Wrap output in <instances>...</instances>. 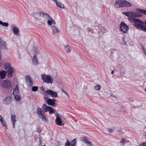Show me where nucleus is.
<instances>
[{"label": "nucleus", "instance_id": "63", "mask_svg": "<svg viewBox=\"0 0 146 146\" xmlns=\"http://www.w3.org/2000/svg\"><path fill=\"white\" fill-rule=\"evenodd\" d=\"M145 91L146 92V89H145Z\"/></svg>", "mask_w": 146, "mask_h": 146}, {"label": "nucleus", "instance_id": "38", "mask_svg": "<svg viewBox=\"0 0 146 146\" xmlns=\"http://www.w3.org/2000/svg\"><path fill=\"white\" fill-rule=\"evenodd\" d=\"M94 88L96 90H99L100 89L101 87L100 85H97L95 86Z\"/></svg>", "mask_w": 146, "mask_h": 146}, {"label": "nucleus", "instance_id": "48", "mask_svg": "<svg viewBox=\"0 0 146 146\" xmlns=\"http://www.w3.org/2000/svg\"><path fill=\"white\" fill-rule=\"evenodd\" d=\"M141 146H146V142L145 143H141L140 145Z\"/></svg>", "mask_w": 146, "mask_h": 146}, {"label": "nucleus", "instance_id": "16", "mask_svg": "<svg viewBox=\"0 0 146 146\" xmlns=\"http://www.w3.org/2000/svg\"><path fill=\"white\" fill-rule=\"evenodd\" d=\"M7 73L6 71L4 70H2L0 71V78L2 79H4Z\"/></svg>", "mask_w": 146, "mask_h": 146}, {"label": "nucleus", "instance_id": "51", "mask_svg": "<svg viewBox=\"0 0 146 146\" xmlns=\"http://www.w3.org/2000/svg\"><path fill=\"white\" fill-rule=\"evenodd\" d=\"M72 143H74V142H75V143H76V139H74L72 141Z\"/></svg>", "mask_w": 146, "mask_h": 146}, {"label": "nucleus", "instance_id": "49", "mask_svg": "<svg viewBox=\"0 0 146 146\" xmlns=\"http://www.w3.org/2000/svg\"><path fill=\"white\" fill-rule=\"evenodd\" d=\"M142 47L143 50V51L144 52V53H145V52H146L145 49L143 47V45H142Z\"/></svg>", "mask_w": 146, "mask_h": 146}, {"label": "nucleus", "instance_id": "17", "mask_svg": "<svg viewBox=\"0 0 146 146\" xmlns=\"http://www.w3.org/2000/svg\"><path fill=\"white\" fill-rule=\"evenodd\" d=\"M131 17H139L142 16V15L134 12H131Z\"/></svg>", "mask_w": 146, "mask_h": 146}, {"label": "nucleus", "instance_id": "50", "mask_svg": "<svg viewBox=\"0 0 146 146\" xmlns=\"http://www.w3.org/2000/svg\"><path fill=\"white\" fill-rule=\"evenodd\" d=\"M46 106H47L46 104H43L42 106V108H43L44 107L45 108L46 107Z\"/></svg>", "mask_w": 146, "mask_h": 146}, {"label": "nucleus", "instance_id": "3", "mask_svg": "<svg viewBox=\"0 0 146 146\" xmlns=\"http://www.w3.org/2000/svg\"><path fill=\"white\" fill-rule=\"evenodd\" d=\"M42 78L44 82L45 83H52L53 81L50 75H42Z\"/></svg>", "mask_w": 146, "mask_h": 146}, {"label": "nucleus", "instance_id": "9", "mask_svg": "<svg viewBox=\"0 0 146 146\" xmlns=\"http://www.w3.org/2000/svg\"><path fill=\"white\" fill-rule=\"evenodd\" d=\"M26 80L27 84L29 87L32 86L33 85V82L31 78V77L27 75L26 76Z\"/></svg>", "mask_w": 146, "mask_h": 146}, {"label": "nucleus", "instance_id": "31", "mask_svg": "<svg viewBox=\"0 0 146 146\" xmlns=\"http://www.w3.org/2000/svg\"><path fill=\"white\" fill-rule=\"evenodd\" d=\"M52 29L53 31V32L54 33L55 32H59V31L58 29L55 26H52Z\"/></svg>", "mask_w": 146, "mask_h": 146}, {"label": "nucleus", "instance_id": "36", "mask_svg": "<svg viewBox=\"0 0 146 146\" xmlns=\"http://www.w3.org/2000/svg\"><path fill=\"white\" fill-rule=\"evenodd\" d=\"M140 30L144 31L146 32V27L143 25H141Z\"/></svg>", "mask_w": 146, "mask_h": 146}, {"label": "nucleus", "instance_id": "1", "mask_svg": "<svg viewBox=\"0 0 146 146\" xmlns=\"http://www.w3.org/2000/svg\"><path fill=\"white\" fill-rule=\"evenodd\" d=\"M4 68L7 70L8 73V76L11 78L13 76V73L15 71V69L11 66V64L10 63H7L5 64Z\"/></svg>", "mask_w": 146, "mask_h": 146}, {"label": "nucleus", "instance_id": "60", "mask_svg": "<svg viewBox=\"0 0 146 146\" xmlns=\"http://www.w3.org/2000/svg\"><path fill=\"white\" fill-rule=\"evenodd\" d=\"M145 25L146 26V21H145Z\"/></svg>", "mask_w": 146, "mask_h": 146}, {"label": "nucleus", "instance_id": "23", "mask_svg": "<svg viewBox=\"0 0 146 146\" xmlns=\"http://www.w3.org/2000/svg\"><path fill=\"white\" fill-rule=\"evenodd\" d=\"M33 61L34 64H35L38 65V62L37 60V58L36 55H34V56L33 58Z\"/></svg>", "mask_w": 146, "mask_h": 146}, {"label": "nucleus", "instance_id": "18", "mask_svg": "<svg viewBox=\"0 0 146 146\" xmlns=\"http://www.w3.org/2000/svg\"><path fill=\"white\" fill-rule=\"evenodd\" d=\"M123 4V7H129L131 6L132 5L131 3L125 0H124Z\"/></svg>", "mask_w": 146, "mask_h": 146}, {"label": "nucleus", "instance_id": "52", "mask_svg": "<svg viewBox=\"0 0 146 146\" xmlns=\"http://www.w3.org/2000/svg\"><path fill=\"white\" fill-rule=\"evenodd\" d=\"M41 90L43 91H45V89L44 87H42L41 88Z\"/></svg>", "mask_w": 146, "mask_h": 146}, {"label": "nucleus", "instance_id": "21", "mask_svg": "<svg viewBox=\"0 0 146 146\" xmlns=\"http://www.w3.org/2000/svg\"><path fill=\"white\" fill-rule=\"evenodd\" d=\"M137 12L146 15V10L142 9H137Z\"/></svg>", "mask_w": 146, "mask_h": 146}, {"label": "nucleus", "instance_id": "30", "mask_svg": "<svg viewBox=\"0 0 146 146\" xmlns=\"http://www.w3.org/2000/svg\"><path fill=\"white\" fill-rule=\"evenodd\" d=\"M19 90L17 89H14L13 90V94L14 95L16 94H19Z\"/></svg>", "mask_w": 146, "mask_h": 146}, {"label": "nucleus", "instance_id": "62", "mask_svg": "<svg viewBox=\"0 0 146 146\" xmlns=\"http://www.w3.org/2000/svg\"><path fill=\"white\" fill-rule=\"evenodd\" d=\"M39 139H40V141H41V140H40V137L39 138Z\"/></svg>", "mask_w": 146, "mask_h": 146}, {"label": "nucleus", "instance_id": "7", "mask_svg": "<svg viewBox=\"0 0 146 146\" xmlns=\"http://www.w3.org/2000/svg\"><path fill=\"white\" fill-rule=\"evenodd\" d=\"M45 93L48 95H51L52 98H55L58 96L57 92H54L52 90H46L45 91Z\"/></svg>", "mask_w": 146, "mask_h": 146}, {"label": "nucleus", "instance_id": "20", "mask_svg": "<svg viewBox=\"0 0 146 146\" xmlns=\"http://www.w3.org/2000/svg\"><path fill=\"white\" fill-rule=\"evenodd\" d=\"M48 111L49 112V113L50 114H51L52 113H54L55 111V110L53 109L50 106H48Z\"/></svg>", "mask_w": 146, "mask_h": 146}, {"label": "nucleus", "instance_id": "28", "mask_svg": "<svg viewBox=\"0 0 146 146\" xmlns=\"http://www.w3.org/2000/svg\"><path fill=\"white\" fill-rule=\"evenodd\" d=\"M0 25H2L3 26L7 27L8 26L9 24L7 22H3L1 21H0Z\"/></svg>", "mask_w": 146, "mask_h": 146}, {"label": "nucleus", "instance_id": "27", "mask_svg": "<svg viewBox=\"0 0 146 146\" xmlns=\"http://www.w3.org/2000/svg\"><path fill=\"white\" fill-rule=\"evenodd\" d=\"M135 23H138L140 24L145 25V22H143L139 19L136 18Z\"/></svg>", "mask_w": 146, "mask_h": 146}, {"label": "nucleus", "instance_id": "12", "mask_svg": "<svg viewBox=\"0 0 146 146\" xmlns=\"http://www.w3.org/2000/svg\"><path fill=\"white\" fill-rule=\"evenodd\" d=\"M13 27V29H12L14 34L17 36H20V35L19 34V29L16 27H15V25H13L12 26Z\"/></svg>", "mask_w": 146, "mask_h": 146}, {"label": "nucleus", "instance_id": "6", "mask_svg": "<svg viewBox=\"0 0 146 146\" xmlns=\"http://www.w3.org/2000/svg\"><path fill=\"white\" fill-rule=\"evenodd\" d=\"M124 0H117L115 1V7L119 8L123 7V2Z\"/></svg>", "mask_w": 146, "mask_h": 146}, {"label": "nucleus", "instance_id": "40", "mask_svg": "<svg viewBox=\"0 0 146 146\" xmlns=\"http://www.w3.org/2000/svg\"><path fill=\"white\" fill-rule=\"evenodd\" d=\"M65 146H70V143L68 140H67L66 143L65 144Z\"/></svg>", "mask_w": 146, "mask_h": 146}, {"label": "nucleus", "instance_id": "43", "mask_svg": "<svg viewBox=\"0 0 146 146\" xmlns=\"http://www.w3.org/2000/svg\"><path fill=\"white\" fill-rule=\"evenodd\" d=\"M62 92H63L66 95V96H68V98H69V95L67 93V92L66 91H64L63 89L62 90Z\"/></svg>", "mask_w": 146, "mask_h": 146}, {"label": "nucleus", "instance_id": "10", "mask_svg": "<svg viewBox=\"0 0 146 146\" xmlns=\"http://www.w3.org/2000/svg\"><path fill=\"white\" fill-rule=\"evenodd\" d=\"M3 104L6 105L10 104L12 102V98L10 96L6 97L3 100Z\"/></svg>", "mask_w": 146, "mask_h": 146}, {"label": "nucleus", "instance_id": "8", "mask_svg": "<svg viewBox=\"0 0 146 146\" xmlns=\"http://www.w3.org/2000/svg\"><path fill=\"white\" fill-rule=\"evenodd\" d=\"M55 116L56 117V124L58 125L62 126L63 124H62V121L60 117V115L58 113H57Z\"/></svg>", "mask_w": 146, "mask_h": 146}, {"label": "nucleus", "instance_id": "2", "mask_svg": "<svg viewBox=\"0 0 146 146\" xmlns=\"http://www.w3.org/2000/svg\"><path fill=\"white\" fill-rule=\"evenodd\" d=\"M44 99L48 105L52 106H55L56 104L55 103L56 102V100L55 99H51L47 97H44Z\"/></svg>", "mask_w": 146, "mask_h": 146}, {"label": "nucleus", "instance_id": "46", "mask_svg": "<svg viewBox=\"0 0 146 146\" xmlns=\"http://www.w3.org/2000/svg\"><path fill=\"white\" fill-rule=\"evenodd\" d=\"M117 132L118 133H121V134H122L123 133V132L122 131L121 129H119L118 130Z\"/></svg>", "mask_w": 146, "mask_h": 146}, {"label": "nucleus", "instance_id": "25", "mask_svg": "<svg viewBox=\"0 0 146 146\" xmlns=\"http://www.w3.org/2000/svg\"><path fill=\"white\" fill-rule=\"evenodd\" d=\"M131 11L129 12H123L122 13L128 17H131Z\"/></svg>", "mask_w": 146, "mask_h": 146}, {"label": "nucleus", "instance_id": "19", "mask_svg": "<svg viewBox=\"0 0 146 146\" xmlns=\"http://www.w3.org/2000/svg\"><path fill=\"white\" fill-rule=\"evenodd\" d=\"M64 48L66 49V52L67 53H69L71 50V47L68 45L66 44L64 45Z\"/></svg>", "mask_w": 146, "mask_h": 146}, {"label": "nucleus", "instance_id": "22", "mask_svg": "<svg viewBox=\"0 0 146 146\" xmlns=\"http://www.w3.org/2000/svg\"><path fill=\"white\" fill-rule=\"evenodd\" d=\"M37 113L38 116H39L40 115H43V114L42 113V110L40 108L38 107L36 109Z\"/></svg>", "mask_w": 146, "mask_h": 146}, {"label": "nucleus", "instance_id": "54", "mask_svg": "<svg viewBox=\"0 0 146 146\" xmlns=\"http://www.w3.org/2000/svg\"><path fill=\"white\" fill-rule=\"evenodd\" d=\"M52 20V23L53 24H54V25H55L56 24V23L55 22V21L53 20L52 19V20Z\"/></svg>", "mask_w": 146, "mask_h": 146}, {"label": "nucleus", "instance_id": "44", "mask_svg": "<svg viewBox=\"0 0 146 146\" xmlns=\"http://www.w3.org/2000/svg\"><path fill=\"white\" fill-rule=\"evenodd\" d=\"M108 129V132L109 133H112L113 131L115 130L114 129Z\"/></svg>", "mask_w": 146, "mask_h": 146}, {"label": "nucleus", "instance_id": "4", "mask_svg": "<svg viewBox=\"0 0 146 146\" xmlns=\"http://www.w3.org/2000/svg\"><path fill=\"white\" fill-rule=\"evenodd\" d=\"M121 31L124 33H126L129 30L128 26L124 22L122 21L120 25Z\"/></svg>", "mask_w": 146, "mask_h": 146}, {"label": "nucleus", "instance_id": "37", "mask_svg": "<svg viewBox=\"0 0 146 146\" xmlns=\"http://www.w3.org/2000/svg\"><path fill=\"white\" fill-rule=\"evenodd\" d=\"M15 96V100H17V101H19L21 99V98L19 96L16 95H14Z\"/></svg>", "mask_w": 146, "mask_h": 146}, {"label": "nucleus", "instance_id": "32", "mask_svg": "<svg viewBox=\"0 0 146 146\" xmlns=\"http://www.w3.org/2000/svg\"><path fill=\"white\" fill-rule=\"evenodd\" d=\"M87 31L89 34H92L94 32V31L92 29L90 28H88L87 29Z\"/></svg>", "mask_w": 146, "mask_h": 146}, {"label": "nucleus", "instance_id": "24", "mask_svg": "<svg viewBox=\"0 0 146 146\" xmlns=\"http://www.w3.org/2000/svg\"><path fill=\"white\" fill-rule=\"evenodd\" d=\"M129 37H123V41L125 42V44H126L127 42H129Z\"/></svg>", "mask_w": 146, "mask_h": 146}, {"label": "nucleus", "instance_id": "56", "mask_svg": "<svg viewBox=\"0 0 146 146\" xmlns=\"http://www.w3.org/2000/svg\"><path fill=\"white\" fill-rule=\"evenodd\" d=\"M114 70H113L111 72V74H113L114 73Z\"/></svg>", "mask_w": 146, "mask_h": 146}, {"label": "nucleus", "instance_id": "13", "mask_svg": "<svg viewBox=\"0 0 146 146\" xmlns=\"http://www.w3.org/2000/svg\"><path fill=\"white\" fill-rule=\"evenodd\" d=\"M39 16L42 17H48L49 19L52 20V19L50 15L48 14H46L43 12H40L39 13Z\"/></svg>", "mask_w": 146, "mask_h": 146}, {"label": "nucleus", "instance_id": "33", "mask_svg": "<svg viewBox=\"0 0 146 146\" xmlns=\"http://www.w3.org/2000/svg\"><path fill=\"white\" fill-rule=\"evenodd\" d=\"M0 121L1 122L2 125L5 127H7V126L6 125V123L4 120L3 118L2 119H0Z\"/></svg>", "mask_w": 146, "mask_h": 146}, {"label": "nucleus", "instance_id": "34", "mask_svg": "<svg viewBox=\"0 0 146 146\" xmlns=\"http://www.w3.org/2000/svg\"><path fill=\"white\" fill-rule=\"evenodd\" d=\"M125 138H122L121 141H120V143L121 144V145H125L126 143L125 142Z\"/></svg>", "mask_w": 146, "mask_h": 146}, {"label": "nucleus", "instance_id": "35", "mask_svg": "<svg viewBox=\"0 0 146 146\" xmlns=\"http://www.w3.org/2000/svg\"><path fill=\"white\" fill-rule=\"evenodd\" d=\"M128 19L131 22L135 23L136 18H128Z\"/></svg>", "mask_w": 146, "mask_h": 146}, {"label": "nucleus", "instance_id": "45", "mask_svg": "<svg viewBox=\"0 0 146 146\" xmlns=\"http://www.w3.org/2000/svg\"><path fill=\"white\" fill-rule=\"evenodd\" d=\"M37 131L38 133H40L42 131V130L40 128L38 127L37 128Z\"/></svg>", "mask_w": 146, "mask_h": 146}, {"label": "nucleus", "instance_id": "41", "mask_svg": "<svg viewBox=\"0 0 146 146\" xmlns=\"http://www.w3.org/2000/svg\"><path fill=\"white\" fill-rule=\"evenodd\" d=\"M48 106H46L45 108H42V109L45 111V112H47L48 111Z\"/></svg>", "mask_w": 146, "mask_h": 146}, {"label": "nucleus", "instance_id": "26", "mask_svg": "<svg viewBox=\"0 0 146 146\" xmlns=\"http://www.w3.org/2000/svg\"><path fill=\"white\" fill-rule=\"evenodd\" d=\"M43 121H45L47 120V118L45 116V115L43 114V115H40V116H38Z\"/></svg>", "mask_w": 146, "mask_h": 146}, {"label": "nucleus", "instance_id": "15", "mask_svg": "<svg viewBox=\"0 0 146 146\" xmlns=\"http://www.w3.org/2000/svg\"><path fill=\"white\" fill-rule=\"evenodd\" d=\"M53 1L55 2L56 5L58 7L62 9L64 8V5L62 3L60 2H58L57 0H53Z\"/></svg>", "mask_w": 146, "mask_h": 146}, {"label": "nucleus", "instance_id": "57", "mask_svg": "<svg viewBox=\"0 0 146 146\" xmlns=\"http://www.w3.org/2000/svg\"><path fill=\"white\" fill-rule=\"evenodd\" d=\"M111 96H113V97H114L115 96H114V94L113 93H111Z\"/></svg>", "mask_w": 146, "mask_h": 146}, {"label": "nucleus", "instance_id": "61", "mask_svg": "<svg viewBox=\"0 0 146 146\" xmlns=\"http://www.w3.org/2000/svg\"><path fill=\"white\" fill-rule=\"evenodd\" d=\"M144 54H145V55L146 56V52H145V53Z\"/></svg>", "mask_w": 146, "mask_h": 146}, {"label": "nucleus", "instance_id": "42", "mask_svg": "<svg viewBox=\"0 0 146 146\" xmlns=\"http://www.w3.org/2000/svg\"><path fill=\"white\" fill-rule=\"evenodd\" d=\"M52 20H51L50 19H49L47 21L48 24L49 25H52Z\"/></svg>", "mask_w": 146, "mask_h": 146}, {"label": "nucleus", "instance_id": "59", "mask_svg": "<svg viewBox=\"0 0 146 146\" xmlns=\"http://www.w3.org/2000/svg\"><path fill=\"white\" fill-rule=\"evenodd\" d=\"M20 56H20V54H19V58L20 59V58H20Z\"/></svg>", "mask_w": 146, "mask_h": 146}, {"label": "nucleus", "instance_id": "58", "mask_svg": "<svg viewBox=\"0 0 146 146\" xmlns=\"http://www.w3.org/2000/svg\"><path fill=\"white\" fill-rule=\"evenodd\" d=\"M45 112V111L42 110V113L43 114H44Z\"/></svg>", "mask_w": 146, "mask_h": 146}, {"label": "nucleus", "instance_id": "39", "mask_svg": "<svg viewBox=\"0 0 146 146\" xmlns=\"http://www.w3.org/2000/svg\"><path fill=\"white\" fill-rule=\"evenodd\" d=\"M38 88V87L37 86H33L32 90L34 92H36Z\"/></svg>", "mask_w": 146, "mask_h": 146}, {"label": "nucleus", "instance_id": "47", "mask_svg": "<svg viewBox=\"0 0 146 146\" xmlns=\"http://www.w3.org/2000/svg\"><path fill=\"white\" fill-rule=\"evenodd\" d=\"M33 50L34 49V50H35V52H36V54H38V53H37V52L36 51L38 50V48H36V47H33Z\"/></svg>", "mask_w": 146, "mask_h": 146}, {"label": "nucleus", "instance_id": "5", "mask_svg": "<svg viewBox=\"0 0 146 146\" xmlns=\"http://www.w3.org/2000/svg\"><path fill=\"white\" fill-rule=\"evenodd\" d=\"M1 86L3 88L8 90L10 89L11 87V82L8 80H5L3 81Z\"/></svg>", "mask_w": 146, "mask_h": 146}, {"label": "nucleus", "instance_id": "11", "mask_svg": "<svg viewBox=\"0 0 146 146\" xmlns=\"http://www.w3.org/2000/svg\"><path fill=\"white\" fill-rule=\"evenodd\" d=\"M86 137L84 136L81 139V141H83L84 143L89 145V146H92L91 142L90 141H89V140L86 139Z\"/></svg>", "mask_w": 146, "mask_h": 146}, {"label": "nucleus", "instance_id": "14", "mask_svg": "<svg viewBox=\"0 0 146 146\" xmlns=\"http://www.w3.org/2000/svg\"><path fill=\"white\" fill-rule=\"evenodd\" d=\"M16 116L15 115H12L11 116V121L13 124V128L15 127V123L16 120L15 119Z\"/></svg>", "mask_w": 146, "mask_h": 146}, {"label": "nucleus", "instance_id": "29", "mask_svg": "<svg viewBox=\"0 0 146 146\" xmlns=\"http://www.w3.org/2000/svg\"><path fill=\"white\" fill-rule=\"evenodd\" d=\"M134 25L135 27L137 29L140 30V27H141V25L139 23H135L133 24Z\"/></svg>", "mask_w": 146, "mask_h": 146}, {"label": "nucleus", "instance_id": "53", "mask_svg": "<svg viewBox=\"0 0 146 146\" xmlns=\"http://www.w3.org/2000/svg\"><path fill=\"white\" fill-rule=\"evenodd\" d=\"M75 143L74 142V143H71V144H70V146H75Z\"/></svg>", "mask_w": 146, "mask_h": 146}, {"label": "nucleus", "instance_id": "55", "mask_svg": "<svg viewBox=\"0 0 146 146\" xmlns=\"http://www.w3.org/2000/svg\"><path fill=\"white\" fill-rule=\"evenodd\" d=\"M15 89H17L19 90V88L18 85H17L16 86L15 88Z\"/></svg>", "mask_w": 146, "mask_h": 146}]
</instances>
